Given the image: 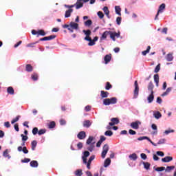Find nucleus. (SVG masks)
Wrapping results in <instances>:
<instances>
[{
    "label": "nucleus",
    "instance_id": "nucleus-5",
    "mask_svg": "<svg viewBox=\"0 0 176 176\" xmlns=\"http://www.w3.org/2000/svg\"><path fill=\"white\" fill-rule=\"evenodd\" d=\"M135 89H134V97L137 98L138 97V93L140 91V87H138V81L135 80L134 82Z\"/></svg>",
    "mask_w": 176,
    "mask_h": 176
},
{
    "label": "nucleus",
    "instance_id": "nucleus-48",
    "mask_svg": "<svg viewBox=\"0 0 176 176\" xmlns=\"http://www.w3.org/2000/svg\"><path fill=\"white\" fill-rule=\"evenodd\" d=\"M151 129H153V130H156V131L154 132V134H155H155H157V126H156V124H153L151 125Z\"/></svg>",
    "mask_w": 176,
    "mask_h": 176
},
{
    "label": "nucleus",
    "instance_id": "nucleus-59",
    "mask_svg": "<svg viewBox=\"0 0 176 176\" xmlns=\"http://www.w3.org/2000/svg\"><path fill=\"white\" fill-rule=\"evenodd\" d=\"M89 156H90V153L89 151H85L84 152V155L82 156V157H89Z\"/></svg>",
    "mask_w": 176,
    "mask_h": 176
},
{
    "label": "nucleus",
    "instance_id": "nucleus-55",
    "mask_svg": "<svg viewBox=\"0 0 176 176\" xmlns=\"http://www.w3.org/2000/svg\"><path fill=\"white\" fill-rule=\"evenodd\" d=\"M30 162H31L30 158H24V160H21V163H30Z\"/></svg>",
    "mask_w": 176,
    "mask_h": 176
},
{
    "label": "nucleus",
    "instance_id": "nucleus-64",
    "mask_svg": "<svg viewBox=\"0 0 176 176\" xmlns=\"http://www.w3.org/2000/svg\"><path fill=\"white\" fill-rule=\"evenodd\" d=\"M157 155L163 157V156H164V153H163V151H157Z\"/></svg>",
    "mask_w": 176,
    "mask_h": 176
},
{
    "label": "nucleus",
    "instance_id": "nucleus-8",
    "mask_svg": "<svg viewBox=\"0 0 176 176\" xmlns=\"http://www.w3.org/2000/svg\"><path fill=\"white\" fill-rule=\"evenodd\" d=\"M143 140H148L149 142H151V144H152V145H153V146H156V144H155L153 142H152V140H151V139L148 137L146 136H142L138 138V141H143Z\"/></svg>",
    "mask_w": 176,
    "mask_h": 176
},
{
    "label": "nucleus",
    "instance_id": "nucleus-54",
    "mask_svg": "<svg viewBox=\"0 0 176 176\" xmlns=\"http://www.w3.org/2000/svg\"><path fill=\"white\" fill-rule=\"evenodd\" d=\"M21 137L22 138V141L25 142L28 140V136L24 135V134H21Z\"/></svg>",
    "mask_w": 176,
    "mask_h": 176
},
{
    "label": "nucleus",
    "instance_id": "nucleus-23",
    "mask_svg": "<svg viewBox=\"0 0 176 176\" xmlns=\"http://www.w3.org/2000/svg\"><path fill=\"white\" fill-rule=\"evenodd\" d=\"M115 10H116V14H118V16H122V13L120 12H122V8H120V6H116Z\"/></svg>",
    "mask_w": 176,
    "mask_h": 176
},
{
    "label": "nucleus",
    "instance_id": "nucleus-17",
    "mask_svg": "<svg viewBox=\"0 0 176 176\" xmlns=\"http://www.w3.org/2000/svg\"><path fill=\"white\" fill-rule=\"evenodd\" d=\"M155 87V85H153V82H150L148 85V90L150 91V93H153V88Z\"/></svg>",
    "mask_w": 176,
    "mask_h": 176
},
{
    "label": "nucleus",
    "instance_id": "nucleus-36",
    "mask_svg": "<svg viewBox=\"0 0 176 176\" xmlns=\"http://www.w3.org/2000/svg\"><path fill=\"white\" fill-rule=\"evenodd\" d=\"M174 57H173V54H168L166 55V59L168 60V61H173Z\"/></svg>",
    "mask_w": 176,
    "mask_h": 176
},
{
    "label": "nucleus",
    "instance_id": "nucleus-12",
    "mask_svg": "<svg viewBox=\"0 0 176 176\" xmlns=\"http://www.w3.org/2000/svg\"><path fill=\"white\" fill-rule=\"evenodd\" d=\"M173 160V157L170 156H166L162 159V162L164 163H168Z\"/></svg>",
    "mask_w": 176,
    "mask_h": 176
},
{
    "label": "nucleus",
    "instance_id": "nucleus-50",
    "mask_svg": "<svg viewBox=\"0 0 176 176\" xmlns=\"http://www.w3.org/2000/svg\"><path fill=\"white\" fill-rule=\"evenodd\" d=\"M59 123H60V126H64V125L67 124V121H65V120H64V119H60L59 121Z\"/></svg>",
    "mask_w": 176,
    "mask_h": 176
},
{
    "label": "nucleus",
    "instance_id": "nucleus-35",
    "mask_svg": "<svg viewBox=\"0 0 176 176\" xmlns=\"http://www.w3.org/2000/svg\"><path fill=\"white\" fill-rule=\"evenodd\" d=\"M94 144H96V142H94L89 147H87V151H89V152H93V150L94 149Z\"/></svg>",
    "mask_w": 176,
    "mask_h": 176
},
{
    "label": "nucleus",
    "instance_id": "nucleus-37",
    "mask_svg": "<svg viewBox=\"0 0 176 176\" xmlns=\"http://www.w3.org/2000/svg\"><path fill=\"white\" fill-rule=\"evenodd\" d=\"M3 156L4 157H6L7 159H10L11 157H10V155H9V152L8 151V149H6V150L3 152Z\"/></svg>",
    "mask_w": 176,
    "mask_h": 176
},
{
    "label": "nucleus",
    "instance_id": "nucleus-13",
    "mask_svg": "<svg viewBox=\"0 0 176 176\" xmlns=\"http://www.w3.org/2000/svg\"><path fill=\"white\" fill-rule=\"evenodd\" d=\"M109 96V92L105 91H100V97L101 98H107Z\"/></svg>",
    "mask_w": 176,
    "mask_h": 176
},
{
    "label": "nucleus",
    "instance_id": "nucleus-28",
    "mask_svg": "<svg viewBox=\"0 0 176 176\" xmlns=\"http://www.w3.org/2000/svg\"><path fill=\"white\" fill-rule=\"evenodd\" d=\"M30 166L31 167H38L39 166V164H38V161L33 160L30 162Z\"/></svg>",
    "mask_w": 176,
    "mask_h": 176
},
{
    "label": "nucleus",
    "instance_id": "nucleus-40",
    "mask_svg": "<svg viewBox=\"0 0 176 176\" xmlns=\"http://www.w3.org/2000/svg\"><path fill=\"white\" fill-rule=\"evenodd\" d=\"M112 89V85H111V82H106V86H105V89L106 90H111Z\"/></svg>",
    "mask_w": 176,
    "mask_h": 176
},
{
    "label": "nucleus",
    "instance_id": "nucleus-18",
    "mask_svg": "<svg viewBox=\"0 0 176 176\" xmlns=\"http://www.w3.org/2000/svg\"><path fill=\"white\" fill-rule=\"evenodd\" d=\"M90 126H91V122H90V120H87L83 122V127L89 129Z\"/></svg>",
    "mask_w": 176,
    "mask_h": 176
},
{
    "label": "nucleus",
    "instance_id": "nucleus-9",
    "mask_svg": "<svg viewBox=\"0 0 176 176\" xmlns=\"http://www.w3.org/2000/svg\"><path fill=\"white\" fill-rule=\"evenodd\" d=\"M76 9H80L83 8V0H77L76 3L74 4Z\"/></svg>",
    "mask_w": 176,
    "mask_h": 176
},
{
    "label": "nucleus",
    "instance_id": "nucleus-10",
    "mask_svg": "<svg viewBox=\"0 0 176 176\" xmlns=\"http://www.w3.org/2000/svg\"><path fill=\"white\" fill-rule=\"evenodd\" d=\"M56 37V35H51L49 36H45L43 38H41L39 39L40 41H52L53 39H55V38Z\"/></svg>",
    "mask_w": 176,
    "mask_h": 176
},
{
    "label": "nucleus",
    "instance_id": "nucleus-29",
    "mask_svg": "<svg viewBox=\"0 0 176 176\" xmlns=\"http://www.w3.org/2000/svg\"><path fill=\"white\" fill-rule=\"evenodd\" d=\"M129 159H131V160L135 161L137 159H138V156H137V154L133 153L129 155Z\"/></svg>",
    "mask_w": 176,
    "mask_h": 176
},
{
    "label": "nucleus",
    "instance_id": "nucleus-52",
    "mask_svg": "<svg viewBox=\"0 0 176 176\" xmlns=\"http://www.w3.org/2000/svg\"><path fill=\"white\" fill-rule=\"evenodd\" d=\"M166 170V168L164 166H161L155 168V171H164Z\"/></svg>",
    "mask_w": 176,
    "mask_h": 176
},
{
    "label": "nucleus",
    "instance_id": "nucleus-39",
    "mask_svg": "<svg viewBox=\"0 0 176 176\" xmlns=\"http://www.w3.org/2000/svg\"><path fill=\"white\" fill-rule=\"evenodd\" d=\"M150 50H151V46H148L146 50L143 51L142 52V54L143 56H146V54H148V53H149Z\"/></svg>",
    "mask_w": 176,
    "mask_h": 176
},
{
    "label": "nucleus",
    "instance_id": "nucleus-16",
    "mask_svg": "<svg viewBox=\"0 0 176 176\" xmlns=\"http://www.w3.org/2000/svg\"><path fill=\"white\" fill-rule=\"evenodd\" d=\"M155 100V96L153 95V93H151V94L147 98V101L148 104H151Z\"/></svg>",
    "mask_w": 176,
    "mask_h": 176
},
{
    "label": "nucleus",
    "instance_id": "nucleus-38",
    "mask_svg": "<svg viewBox=\"0 0 176 176\" xmlns=\"http://www.w3.org/2000/svg\"><path fill=\"white\" fill-rule=\"evenodd\" d=\"M93 24V21L91 19H89L85 22V27H90Z\"/></svg>",
    "mask_w": 176,
    "mask_h": 176
},
{
    "label": "nucleus",
    "instance_id": "nucleus-24",
    "mask_svg": "<svg viewBox=\"0 0 176 176\" xmlns=\"http://www.w3.org/2000/svg\"><path fill=\"white\" fill-rule=\"evenodd\" d=\"M109 35H110V38L111 39H112V41H113V42H115V41H116V36H115V32H112V31H109Z\"/></svg>",
    "mask_w": 176,
    "mask_h": 176
},
{
    "label": "nucleus",
    "instance_id": "nucleus-49",
    "mask_svg": "<svg viewBox=\"0 0 176 176\" xmlns=\"http://www.w3.org/2000/svg\"><path fill=\"white\" fill-rule=\"evenodd\" d=\"M116 23H117L118 25H120V24L122 23V17H120V16L117 17Z\"/></svg>",
    "mask_w": 176,
    "mask_h": 176
},
{
    "label": "nucleus",
    "instance_id": "nucleus-46",
    "mask_svg": "<svg viewBox=\"0 0 176 176\" xmlns=\"http://www.w3.org/2000/svg\"><path fill=\"white\" fill-rule=\"evenodd\" d=\"M19 119H20V116H16L15 118H14L11 121L12 124H14V123H16V122H19Z\"/></svg>",
    "mask_w": 176,
    "mask_h": 176
},
{
    "label": "nucleus",
    "instance_id": "nucleus-33",
    "mask_svg": "<svg viewBox=\"0 0 176 176\" xmlns=\"http://www.w3.org/2000/svg\"><path fill=\"white\" fill-rule=\"evenodd\" d=\"M37 35H41V36H45L46 35V32L43 30H39L37 31Z\"/></svg>",
    "mask_w": 176,
    "mask_h": 176
},
{
    "label": "nucleus",
    "instance_id": "nucleus-51",
    "mask_svg": "<svg viewBox=\"0 0 176 176\" xmlns=\"http://www.w3.org/2000/svg\"><path fill=\"white\" fill-rule=\"evenodd\" d=\"M46 133V129H40L38 132V135H42Z\"/></svg>",
    "mask_w": 176,
    "mask_h": 176
},
{
    "label": "nucleus",
    "instance_id": "nucleus-30",
    "mask_svg": "<svg viewBox=\"0 0 176 176\" xmlns=\"http://www.w3.org/2000/svg\"><path fill=\"white\" fill-rule=\"evenodd\" d=\"M56 127V122L52 121L48 124V129H54Z\"/></svg>",
    "mask_w": 176,
    "mask_h": 176
},
{
    "label": "nucleus",
    "instance_id": "nucleus-45",
    "mask_svg": "<svg viewBox=\"0 0 176 176\" xmlns=\"http://www.w3.org/2000/svg\"><path fill=\"white\" fill-rule=\"evenodd\" d=\"M38 74L34 73L33 74H32V79L33 80H38Z\"/></svg>",
    "mask_w": 176,
    "mask_h": 176
},
{
    "label": "nucleus",
    "instance_id": "nucleus-27",
    "mask_svg": "<svg viewBox=\"0 0 176 176\" xmlns=\"http://www.w3.org/2000/svg\"><path fill=\"white\" fill-rule=\"evenodd\" d=\"M154 81L156 83V87H159V74L154 75Z\"/></svg>",
    "mask_w": 176,
    "mask_h": 176
},
{
    "label": "nucleus",
    "instance_id": "nucleus-42",
    "mask_svg": "<svg viewBox=\"0 0 176 176\" xmlns=\"http://www.w3.org/2000/svg\"><path fill=\"white\" fill-rule=\"evenodd\" d=\"M104 135L107 137H112V135H113V132H112V131H107L104 133Z\"/></svg>",
    "mask_w": 176,
    "mask_h": 176
},
{
    "label": "nucleus",
    "instance_id": "nucleus-1",
    "mask_svg": "<svg viewBox=\"0 0 176 176\" xmlns=\"http://www.w3.org/2000/svg\"><path fill=\"white\" fill-rule=\"evenodd\" d=\"M63 28H67L68 31L70 32H74V30H78L79 29V24L75 22H70V23L65 24L63 25Z\"/></svg>",
    "mask_w": 176,
    "mask_h": 176
},
{
    "label": "nucleus",
    "instance_id": "nucleus-19",
    "mask_svg": "<svg viewBox=\"0 0 176 176\" xmlns=\"http://www.w3.org/2000/svg\"><path fill=\"white\" fill-rule=\"evenodd\" d=\"M72 12H74V9H69V10H67L65 12V18L71 17V13H72Z\"/></svg>",
    "mask_w": 176,
    "mask_h": 176
},
{
    "label": "nucleus",
    "instance_id": "nucleus-34",
    "mask_svg": "<svg viewBox=\"0 0 176 176\" xmlns=\"http://www.w3.org/2000/svg\"><path fill=\"white\" fill-rule=\"evenodd\" d=\"M103 12H104V14L109 17V10H108V7L105 6L102 9Z\"/></svg>",
    "mask_w": 176,
    "mask_h": 176
},
{
    "label": "nucleus",
    "instance_id": "nucleus-20",
    "mask_svg": "<svg viewBox=\"0 0 176 176\" xmlns=\"http://www.w3.org/2000/svg\"><path fill=\"white\" fill-rule=\"evenodd\" d=\"M7 93L13 96V94H14V89H13V87H8L7 88Z\"/></svg>",
    "mask_w": 176,
    "mask_h": 176
},
{
    "label": "nucleus",
    "instance_id": "nucleus-58",
    "mask_svg": "<svg viewBox=\"0 0 176 176\" xmlns=\"http://www.w3.org/2000/svg\"><path fill=\"white\" fill-rule=\"evenodd\" d=\"M129 133L131 135H135L137 134V132L133 129H129Z\"/></svg>",
    "mask_w": 176,
    "mask_h": 176
},
{
    "label": "nucleus",
    "instance_id": "nucleus-2",
    "mask_svg": "<svg viewBox=\"0 0 176 176\" xmlns=\"http://www.w3.org/2000/svg\"><path fill=\"white\" fill-rule=\"evenodd\" d=\"M118 102V98L116 97H113L111 98H105L103 100V105H111V104H115Z\"/></svg>",
    "mask_w": 176,
    "mask_h": 176
},
{
    "label": "nucleus",
    "instance_id": "nucleus-14",
    "mask_svg": "<svg viewBox=\"0 0 176 176\" xmlns=\"http://www.w3.org/2000/svg\"><path fill=\"white\" fill-rule=\"evenodd\" d=\"M93 142H94V137L89 136L86 142L87 145H91Z\"/></svg>",
    "mask_w": 176,
    "mask_h": 176
},
{
    "label": "nucleus",
    "instance_id": "nucleus-26",
    "mask_svg": "<svg viewBox=\"0 0 176 176\" xmlns=\"http://www.w3.org/2000/svg\"><path fill=\"white\" fill-rule=\"evenodd\" d=\"M171 90H173V88H167L166 91L162 94V97H166V96H168V94L170 93V91H171Z\"/></svg>",
    "mask_w": 176,
    "mask_h": 176
},
{
    "label": "nucleus",
    "instance_id": "nucleus-15",
    "mask_svg": "<svg viewBox=\"0 0 176 176\" xmlns=\"http://www.w3.org/2000/svg\"><path fill=\"white\" fill-rule=\"evenodd\" d=\"M112 58V54H107L104 56V62L105 64H108V63H109V61H111Z\"/></svg>",
    "mask_w": 176,
    "mask_h": 176
},
{
    "label": "nucleus",
    "instance_id": "nucleus-56",
    "mask_svg": "<svg viewBox=\"0 0 176 176\" xmlns=\"http://www.w3.org/2000/svg\"><path fill=\"white\" fill-rule=\"evenodd\" d=\"M98 16L100 19H104V13L101 11L98 12Z\"/></svg>",
    "mask_w": 176,
    "mask_h": 176
},
{
    "label": "nucleus",
    "instance_id": "nucleus-22",
    "mask_svg": "<svg viewBox=\"0 0 176 176\" xmlns=\"http://www.w3.org/2000/svg\"><path fill=\"white\" fill-rule=\"evenodd\" d=\"M31 145H32V151H35V149L36 148V145H38V142H36V140H33L31 142Z\"/></svg>",
    "mask_w": 176,
    "mask_h": 176
},
{
    "label": "nucleus",
    "instance_id": "nucleus-43",
    "mask_svg": "<svg viewBox=\"0 0 176 176\" xmlns=\"http://www.w3.org/2000/svg\"><path fill=\"white\" fill-rule=\"evenodd\" d=\"M154 116L155 119H160V117L162 116V113L160 111H157L155 113H154Z\"/></svg>",
    "mask_w": 176,
    "mask_h": 176
},
{
    "label": "nucleus",
    "instance_id": "nucleus-3",
    "mask_svg": "<svg viewBox=\"0 0 176 176\" xmlns=\"http://www.w3.org/2000/svg\"><path fill=\"white\" fill-rule=\"evenodd\" d=\"M164 9H166V4L164 3L161 4L159 7L157 14L155 17V20H159V14H160V13H163V11L164 10Z\"/></svg>",
    "mask_w": 176,
    "mask_h": 176
},
{
    "label": "nucleus",
    "instance_id": "nucleus-61",
    "mask_svg": "<svg viewBox=\"0 0 176 176\" xmlns=\"http://www.w3.org/2000/svg\"><path fill=\"white\" fill-rule=\"evenodd\" d=\"M170 133H174V130L168 129L164 131V134H166V135L170 134Z\"/></svg>",
    "mask_w": 176,
    "mask_h": 176
},
{
    "label": "nucleus",
    "instance_id": "nucleus-41",
    "mask_svg": "<svg viewBox=\"0 0 176 176\" xmlns=\"http://www.w3.org/2000/svg\"><path fill=\"white\" fill-rule=\"evenodd\" d=\"M82 32L85 33V35H86V36H90V35H91V31L90 30H82Z\"/></svg>",
    "mask_w": 176,
    "mask_h": 176
},
{
    "label": "nucleus",
    "instance_id": "nucleus-25",
    "mask_svg": "<svg viewBox=\"0 0 176 176\" xmlns=\"http://www.w3.org/2000/svg\"><path fill=\"white\" fill-rule=\"evenodd\" d=\"M26 71L27 72H32L34 71V67L30 64L26 65Z\"/></svg>",
    "mask_w": 176,
    "mask_h": 176
},
{
    "label": "nucleus",
    "instance_id": "nucleus-21",
    "mask_svg": "<svg viewBox=\"0 0 176 176\" xmlns=\"http://www.w3.org/2000/svg\"><path fill=\"white\" fill-rule=\"evenodd\" d=\"M109 35V31H105L100 37V40L102 41L103 39H107V37Z\"/></svg>",
    "mask_w": 176,
    "mask_h": 176
},
{
    "label": "nucleus",
    "instance_id": "nucleus-44",
    "mask_svg": "<svg viewBox=\"0 0 176 176\" xmlns=\"http://www.w3.org/2000/svg\"><path fill=\"white\" fill-rule=\"evenodd\" d=\"M143 164H144V168H146V170H149V168L151 167V164H149V162H143Z\"/></svg>",
    "mask_w": 176,
    "mask_h": 176
},
{
    "label": "nucleus",
    "instance_id": "nucleus-11",
    "mask_svg": "<svg viewBox=\"0 0 176 176\" xmlns=\"http://www.w3.org/2000/svg\"><path fill=\"white\" fill-rule=\"evenodd\" d=\"M77 138L78 140H85L86 138V132L85 131H80L78 133Z\"/></svg>",
    "mask_w": 176,
    "mask_h": 176
},
{
    "label": "nucleus",
    "instance_id": "nucleus-47",
    "mask_svg": "<svg viewBox=\"0 0 176 176\" xmlns=\"http://www.w3.org/2000/svg\"><path fill=\"white\" fill-rule=\"evenodd\" d=\"M38 131H38V128H37V127H34V128H33V129H32V134H33L34 135H36V134H38Z\"/></svg>",
    "mask_w": 176,
    "mask_h": 176
},
{
    "label": "nucleus",
    "instance_id": "nucleus-53",
    "mask_svg": "<svg viewBox=\"0 0 176 176\" xmlns=\"http://www.w3.org/2000/svg\"><path fill=\"white\" fill-rule=\"evenodd\" d=\"M159 71H160V64H158L155 70H154V72H155V74H157V72H159Z\"/></svg>",
    "mask_w": 176,
    "mask_h": 176
},
{
    "label": "nucleus",
    "instance_id": "nucleus-4",
    "mask_svg": "<svg viewBox=\"0 0 176 176\" xmlns=\"http://www.w3.org/2000/svg\"><path fill=\"white\" fill-rule=\"evenodd\" d=\"M108 151H109V146L108 144H104L103 146V150L102 151V158L105 159V157L107 156V154L108 153Z\"/></svg>",
    "mask_w": 176,
    "mask_h": 176
},
{
    "label": "nucleus",
    "instance_id": "nucleus-32",
    "mask_svg": "<svg viewBox=\"0 0 176 176\" xmlns=\"http://www.w3.org/2000/svg\"><path fill=\"white\" fill-rule=\"evenodd\" d=\"M75 175L76 176H82L83 175V172L82 171V169H78L75 171Z\"/></svg>",
    "mask_w": 176,
    "mask_h": 176
},
{
    "label": "nucleus",
    "instance_id": "nucleus-7",
    "mask_svg": "<svg viewBox=\"0 0 176 176\" xmlns=\"http://www.w3.org/2000/svg\"><path fill=\"white\" fill-rule=\"evenodd\" d=\"M119 118H113L111 119V122L109 123V126H115V124H119Z\"/></svg>",
    "mask_w": 176,
    "mask_h": 176
},
{
    "label": "nucleus",
    "instance_id": "nucleus-57",
    "mask_svg": "<svg viewBox=\"0 0 176 176\" xmlns=\"http://www.w3.org/2000/svg\"><path fill=\"white\" fill-rule=\"evenodd\" d=\"M94 45H96V41L91 39V41H89V43H88V46H94Z\"/></svg>",
    "mask_w": 176,
    "mask_h": 176
},
{
    "label": "nucleus",
    "instance_id": "nucleus-31",
    "mask_svg": "<svg viewBox=\"0 0 176 176\" xmlns=\"http://www.w3.org/2000/svg\"><path fill=\"white\" fill-rule=\"evenodd\" d=\"M109 164H111V159L107 158L104 160V167H108V166H109Z\"/></svg>",
    "mask_w": 176,
    "mask_h": 176
},
{
    "label": "nucleus",
    "instance_id": "nucleus-60",
    "mask_svg": "<svg viewBox=\"0 0 176 176\" xmlns=\"http://www.w3.org/2000/svg\"><path fill=\"white\" fill-rule=\"evenodd\" d=\"M77 148H78V149H82V148H83V143H82V142H78V144H77Z\"/></svg>",
    "mask_w": 176,
    "mask_h": 176
},
{
    "label": "nucleus",
    "instance_id": "nucleus-6",
    "mask_svg": "<svg viewBox=\"0 0 176 176\" xmlns=\"http://www.w3.org/2000/svg\"><path fill=\"white\" fill-rule=\"evenodd\" d=\"M140 124H141V122L137 120L135 122L131 123V127L132 129H134V130H138L140 129Z\"/></svg>",
    "mask_w": 176,
    "mask_h": 176
},
{
    "label": "nucleus",
    "instance_id": "nucleus-63",
    "mask_svg": "<svg viewBox=\"0 0 176 176\" xmlns=\"http://www.w3.org/2000/svg\"><path fill=\"white\" fill-rule=\"evenodd\" d=\"M140 157H142V159H143V160H146V157H147L146 154L141 153Z\"/></svg>",
    "mask_w": 176,
    "mask_h": 176
},
{
    "label": "nucleus",
    "instance_id": "nucleus-62",
    "mask_svg": "<svg viewBox=\"0 0 176 176\" xmlns=\"http://www.w3.org/2000/svg\"><path fill=\"white\" fill-rule=\"evenodd\" d=\"M175 168V166H167L166 167V171H171V170H174Z\"/></svg>",
    "mask_w": 176,
    "mask_h": 176
}]
</instances>
